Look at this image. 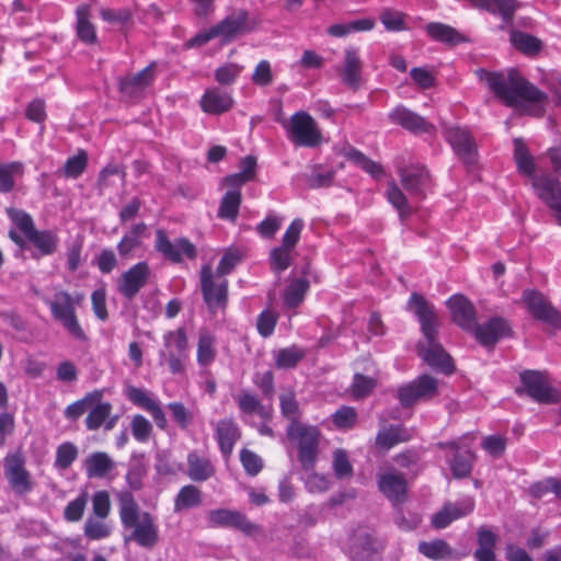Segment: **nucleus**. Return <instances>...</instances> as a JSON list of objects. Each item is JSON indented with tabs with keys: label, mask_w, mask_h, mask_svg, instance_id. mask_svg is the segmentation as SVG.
<instances>
[{
	"label": "nucleus",
	"mask_w": 561,
	"mask_h": 561,
	"mask_svg": "<svg viewBox=\"0 0 561 561\" xmlns=\"http://www.w3.org/2000/svg\"><path fill=\"white\" fill-rule=\"evenodd\" d=\"M477 73L506 106H520L534 116L543 114L547 94L520 76L518 70L511 68L507 72H489L479 69Z\"/></svg>",
	"instance_id": "f257e3e1"
},
{
	"label": "nucleus",
	"mask_w": 561,
	"mask_h": 561,
	"mask_svg": "<svg viewBox=\"0 0 561 561\" xmlns=\"http://www.w3.org/2000/svg\"><path fill=\"white\" fill-rule=\"evenodd\" d=\"M408 308L417 318L423 334V339L417 343L419 355L432 368L451 374L454 370L451 357L437 341L439 321L434 306L424 296L413 293Z\"/></svg>",
	"instance_id": "f03ea898"
},
{
	"label": "nucleus",
	"mask_w": 561,
	"mask_h": 561,
	"mask_svg": "<svg viewBox=\"0 0 561 561\" xmlns=\"http://www.w3.org/2000/svg\"><path fill=\"white\" fill-rule=\"evenodd\" d=\"M117 500L122 525L129 531L124 537L125 542L135 541L145 549H152L159 541V529L153 516L142 512L128 491L119 492Z\"/></svg>",
	"instance_id": "7ed1b4c3"
},
{
	"label": "nucleus",
	"mask_w": 561,
	"mask_h": 561,
	"mask_svg": "<svg viewBox=\"0 0 561 561\" xmlns=\"http://www.w3.org/2000/svg\"><path fill=\"white\" fill-rule=\"evenodd\" d=\"M513 144L514 160L518 171L531 178L537 196L554 211L556 219L561 226V183L547 174L535 175V163L524 140L515 138Z\"/></svg>",
	"instance_id": "20e7f679"
},
{
	"label": "nucleus",
	"mask_w": 561,
	"mask_h": 561,
	"mask_svg": "<svg viewBox=\"0 0 561 561\" xmlns=\"http://www.w3.org/2000/svg\"><path fill=\"white\" fill-rule=\"evenodd\" d=\"M287 437L298 443L299 461L304 470H311L318 454L320 432L316 426L306 424L288 425Z\"/></svg>",
	"instance_id": "39448f33"
},
{
	"label": "nucleus",
	"mask_w": 561,
	"mask_h": 561,
	"mask_svg": "<svg viewBox=\"0 0 561 561\" xmlns=\"http://www.w3.org/2000/svg\"><path fill=\"white\" fill-rule=\"evenodd\" d=\"M55 320L76 339L85 340V334L76 316V300L66 290H57L53 299H45Z\"/></svg>",
	"instance_id": "423d86ee"
},
{
	"label": "nucleus",
	"mask_w": 561,
	"mask_h": 561,
	"mask_svg": "<svg viewBox=\"0 0 561 561\" xmlns=\"http://www.w3.org/2000/svg\"><path fill=\"white\" fill-rule=\"evenodd\" d=\"M520 381L523 389H517V392L525 391L539 403L552 404L561 399L560 392L549 383L547 376L541 371L525 370L520 374Z\"/></svg>",
	"instance_id": "0eeeda50"
},
{
	"label": "nucleus",
	"mask_w": 561,
	"mask_h": 561,
	"mask_svg": "<svg viewBox=\"0 0 561 561\" xmlns=\"http://www.w3.org/2000/svg\"><path fill=\"white\" fill-rule=\"evenodd\" d=\"M203 298L211 312L225 308L228 300V280L213 273L210 265L201 270Z\"/></svg>",
	"instance_id": "6e6552de"
},
{
	"label": "nucleus",
	"mask_w": 561,
	"mask_h": 561,
	"mask_svg": "<svg viewBox=\"0 0 561 561\" xmlns=\"http://www.w3.org/2000/svg\"><path fill=\"white\" fill-rule=\"evenodd\" d=\"M289 139L300 147H316L321 141V134L314 119L306 112L291 115L288 125Z\"/></svg>",
	"instance_id": "1a4fd4ad"
},
{
	"label": "nucleus",
	"mask_w": 561,
	"mask_h": 561,
	"mask_svg": "<svg viewBox=\"0 0 561 561\" xmlns=\"http://www.w3.org/2000/svg\"><path fill=\"white\" fill-rule=\"evenodd\" d=\"M437 380L422 375L416 380L398 389V399L403 408L413 405L417 400L432 399L437 393Z\"/></svg>",
	"instance_id": "9d476101"
},
{
	"label": "nucleus",
	"mask_w": 561,
	"mask_h": 561,
	"mask_svg": "<svg viewBox=\"0 0 561 561\" xmlns=\"http://www.w3.org/2000/svg\"><path fill=\"white\" fill-rule=\"evenodd\" d=\"M523 301L535 319L561 330V312L542 294L536 290H525Z\"/></svg>",
	"instance_id": "9b49d317"
},
{
	"label": "nucleus",
	"mask_w": 561,
	"mask_h": 561,
	"mask_svg": "<svg viewBox=\"0 0 561 561\" xmlns=\"http://www.w3.org/2000/svg\"><path fill=\"white\" fill-rule=\"evenodd\" d=\"M399 176L403 188L419 201L426 197L431 187V175L424 165L415 164L401 168Z\"/></svg>",
	"instance_id": "f8f14e48"
},
{
	"label": "nucleus",
	"mask_w": 561,
	"mask_h": 561,
	"mask_svg": "<svg viewBox=\"0 0 561 561\" xmlns=\"http://www.w3.org/2000/svg\"><path fill=\"white\" fill-rule=\"evenodd\" d=\"M380 542L367 530L354 531L350 546L351 561H380Z\"/></svg>",
	"instance_id": "ddd939ff"
},
{
	"label": "nucleus",
	"mask_w": 561,
	"mask_h": 561,
	"mask_svg": "<svg viewBox=\"0 0 561 561\" xmlns=\"http://www.w3.org/2000/svg\"><path fill=\"white\" fill-rule=\"evenodd\" d=\"M207 520L210 527L233 528L245 535H251L259 529L243 513L228 508L209 511L207 513Z\"/></svg>",
	"instance_id": "4468645a"
},
{
	"label": "nucleus",
	"mask_w": 561,
	"mask_h": 561,
	"mask_svg": "<svg viewBox=\"0 0 561 561\" xmlns=\"http://www.w3.org/2000/svg\"><path fill=\"white\" fill-rule=\"evenodd\" d=\"M4 476L16 494L32 490L31 476L24 468V459L19 454L8 455L4 459Z\"/></svg>",
	"instance_id": "2eb2a0df"
},
{
	"label": "nucleus",
	"mask_w": 561,
	"mask_h": 561,
	"mask_svg": "<svg viewBox=\"0 0 561 561\" xmlns=\"http://www.w3.org/2000/svg\"><path fill=\"white\" fill-rule=\"evenodd\" d=\"M154 248L165 259H169L174 263L181 262L182 253L188 259H194L196 256V249L193 243L185 238H180L173 243L169 240L165 231L162 229H158L156 231Z\"/></svg>",
	"instance_id": "dca6fc26"
},
{
	"label": "nucleus",
	"mask_w": 561,
	"mask_h": 561,
	"mask_svg": "<svg viewBox=\"0 0 561 561\" xmlns=\"http://www.w3.org/2000/svg\"><path fill=\"white\" fill-rule=\"evenodd\" d=\"M149 276V265L146 262H139L122 274L117 289L125 298L133 299L147 284Z\"/></svg>",
	"instance_id": "f3484780"
},
{
	"label": "nucleus",
	"mask_w": 561,
	"mask_h": 561,
	"mask_svg": "<svg viewBox=\"0 0 561 561\" xmlns=\"http://www.w3.org/2000/svg\"><path fill=\"white\" fill-rule=\"evenodd\" d=\"M446 139L465 164L472 165L476 162L477 145L467 129L460 127L448 128Z\"/></svg>",
	"instance_id": "a211bd4d"
},
{
	"label": "nucleus",
	"mask_w": 561,
	"mask_h": 561,
	"mask_svg": "<svg viewBox=\"0 0 561 561\" xmlns=\"http://www.w3.org/2000/svg\"><path fill=\"white\" fill-rule=\"evenodd\" d=\"M440 449H450V457L447 459L451 474L455 479L467 478L472 470L474 454L471 450L460 451L459 444L455 440L440 442L437 444Z\"/></svg>",
	"instance_id": "6ab92c4d"
},
{
	"label": "nucleus",
	"mask_w": 561,
	"mask_h": 561,
	"mask_svg": "<svg viewBox=\"0 0 561 561\" xmlns=\"http://www.w3.org/2000/svg\"><path fill=\"white\" fill-rule=\"evenodd\" d=\"M446 305L451 313L453 321L461 329L471 332L476 328V309L463 295H454Z\"/></svg>",
	"instance_id": "aec40b11"
},
{
	"label": "nucleus",
	"mask_w": 561,
	"mask_h": 561,
	"mask_svg": "<svg viewBox=\"0 0 561 561\" xmlns=\"http://www.w3.org/2000/svg\"><path fill=\"white\" fill-rule=\"evenodd\" d=\"M215 26V33L225 42L230 41L252 30L249 13L245 10H236Z\"/></svg>",
	"instance_id": "412c9836"
},
{
	"label": "nucleus",
	"mask_w": 561,
	"mask_h": 561,
	"mask_svg": "<svg viewBox=\"0 0 561 561\" xmlns=\"http://www.w3.org/2000/svg\"><path fill=\"white\" fill-rule=\"evenodd\" d=\"M378 486L394 506H400L407 500V480L402 473L390 471L379 474Z\"/></svg>",
	"instance_id": "4be33fe9"
},
{
	"label": "nucleus",
	"mask_w": 561,
	"mask_h": 561,
	"mask_svg": "<svg viewBox=\"0 0 561 561\" xmlns=\"http://www.w3.org/2000/svg\"><path fill=\"white\" fill-rule=\"evenodd\" d=\"M511 332L508 322L500 317H494L484 324L477 323L472 331L476 339L484 346L494 345L500 339L508 336Z\"/></svg>",
	"instance_id": "5701e85b"
},
{
	"label": "nucleus",
	"mask_w": 561,
	"mask_h": 561,
	"mask_svg": "<svg viewBox=\"0 0 561 561\" xmlns=\"http://www.w3.org/2000/svg\"><path fill=\"white\" fill-rule=\"evenodd\" d=\"M154 65H149L134 76L126 77L119 82V91L124 98L137 99L154 78Z\"/></svg>",
	"instance_id": "b1692460"
},
{
	"label": "nucleus",
	"mask_w": 561,
	"mask_h": 561,
	"mask_svg": "<svg viewBox=\"0 0 561 561\" xmlns=\"http://www.w3.org/2000/svg\"><path fill=\"white\" fill-rule=\"evenodd\" d=\"M342 82L354 91L358 90L362 83V60L355 48H346L344 61L339 70Z\"/></svg>",
	"instance_id": "393cba45"
},
{
	"label": "nucleus",
	"mask_w": 561,
	"mask_h": 561,
	"mask_svg": "<svg viewBox=\"0 0 561 561\" xmlns=\"http://www.w3.org/2000/svg\"><path fill=\"white\" fill-rule=\"evenodd\" d=\"M473 506L474 502L471 499L459 503H448L432 517V525L437 529L445 528L451 522L471 513Z\"/></svg>",
	"instance_id": "a878e982"
},
{
	"label": "nucleus",
	"mask_w": 561,
	"mask_h": 561,
	"mask_svg": "<svg viewBox=\"0 0 561 561\" xmlns=\"http://www.w3.org/2000/svg\"><path fill=\"white\" fill-rule=\"evenodd\" d=\"M412 433L401 424L383 425L376 435L375 445L378 449L388 451L393 446L410 440Z\"/></svg>",
	"instance_id": "bb28decb"
},
{
	"label": "nucleus",
	"mask_w": 561,
	"mask_h": 561,
	"mask_svg": "<svg viewBox=\"0 0 561 561\" xmlns=\"http://www.w3.org/2000/svg\"><path fill=\"white\" fill-rule=\"evenodd\" d=\"M389 117L394 124H398L412 133H427L434 128L433 125L427 123L422 116L404 106H398L394 108L390 113Z\"/></svg>",
	"instance_id": "cd10ccee"
},
{
	"label": "nucleus",
	"mask_w": 561,
	"mask_h": 561,
	"mask_svg": "<svg viewBox=\"0 0 561 561\" xmlns=\"http://www.w3.org/2000/svg\"><path fill=\"white\" fill-rule=\"evenodd\" d=\"M216 437L225 457L232 453L234 444L241 437L240 430L232 419L220 420L216 425Z\"/></svg>",
	"instance_id": "c85d7f7f"
},
{
	"label": "nucleus",
	"mask_w": 561,
	"mask_h": 561,
	"mask_svg": "<svg viewBox=\"0 0 561 561\" xmlns=\"http://www.w3.org/2000/svg\"><path fill=\"white\" fill-rule=\"evenodd\" d=\"M232 105V96L217 88L207 90L201 99V107L208 114L217 115L228 112Z\"/></svg>",
	"instance_id": "c756f323"
},
{
	"label": "nucleus",
	"mask_w": 561,
	"mask_h": 561,
	"mask_svg": "<svg viewBox=\"0 0 561 561\" xmlns=\"http://www.w3.org/2000/svg\"><path fill=\"white\" fill-rule=\"evenodd\" d=\"M77 23L76 33L77 37L84 44L91 45L96 42V32L94 25L90 21V8L87 4H81L76 10Z\"/></svg>",
	"instance_id": "7c9ffc66"
},
{
	"label": "nucleus",
	"mask_w": 561,
	"mask_h": 561,
	"mask_svg": "<svg viewBox=\"0 0 561 561\" xmlns=\"http://www.w3.org/2000/svg\"><path fill=\"white\" fill-rule=\"evenodd\" d=\"M146 230L147 225L145 222L134 225L118 242V254L122 257H128L133 251L140 248Z\"/></svg>",
	"instance_id": "2f4dec72"
},
{
	"label": "nucleus",
	"mask_w": 561,
	"mask_h": 561,
	"mask_svg": "<svg viewBox=\"0 0 561 561\" xmlns=\"http://www.w3.org/2000/svg\"><path fill=\"white\" fill-rule=\"evenodd\" d=\"M426 31L433 39L449 45H457L467 41L456 28L443 23H430Z\"/></svg>",
	"instance_id": "473e14b6"
},
{
	"label": "nucleus",
	"mask_w": 561,
	"mask_h": 561,
	"mask_svg": "<svg viewBox=\"0 0 561 561\" xmlns=\"http://www.w3.org/2000/svg\"><path fill=\"white\" fill-rule=\"evenodd\" d=\"M114 468V462L106 453L98 451L90 455L85 461L89 478H103Z\"/></svg>",
	"instance_id": "72a5a7b5"
},
{
	"label": "nucleus",
	"mask_w": 561,
	"mask_h": 561,
	"mask_svg": "<svg viewBox=\"0 0 561 561\" xmlns=\"http://www.w3.org/2000/svg\"><path fill=\"white\" fill-rule=\"evenodd\" d=\"M188 471L187 474L193 481H205L209 479L215 470L208 459L199 457L195 453H191L187 456Z\"/></svg>",
	"instance_id": "f704fd0d"
},
{
	"label": "nucleus",
	"mask_w": 561,
	"mask_h": 561,
	"mask_svg": "<svg viewBox=\"0 0 561 561\" xmlns=\"http://www.w3.org/2000/svg\"><path fill=\"white\" fill-rule=\"evenodd\" d=\"M309 286L307 278L293 279L284 290V305L289 309L298 307L302 302Z\"/></svg>",
	"instance_id": "c9c22d12"
},
{
	"label": "nucleus",
	"mask_w": 561,
	"mask_h": 561,
	"mask_svg": "<svg viewBox=\"0 0 561 561\" xmlns=\"http://www.w3.org/2000/svg\"><path fill=\"white\" fill-rule=\"evenodd\" d=\"M241 205L240 190H230L221 198L218 217L229 221H236Z\"/></svg>",
	"instance_id": "e433bc0d"
},
{
	"label": "nucleus",
	"mask_w": 561,
	"mask_h": 561,
	"mask_svg": "<svg viewBox=\"0 0 561 561\" xmlns=\"http://www.w3.org/2000/svg\"><path fill=\"white\" fill-rule=\"evenodd\" d=\"M282 415L289 422L288 425L300 424L301 410L294 391L287 390L279 394Z\"/></svg>",
	"instance_id": "4c0bfd02"
},
{
	"label": "nucleus",
	"mask_w": 561,
	"mask_h": 561,
	"mask_svg": "<svg viewBox=\"0 0 561 561\" xmlns=\"http://www.w3.org/2000/svg\"><path fill=\"white\" fill-rule=\"evenodd\" d=\"M103 397L102 390H94L87 393L82 399L69 404L65 410V416L68 420L76 421L83 415L95 402Z\"/></svg>",
	"instance_id": "58836bf2"
},
{
	"label": "nucleus",
	"mask_w": 561,
	"mask_h": 561,
	"mask_svg": "<svg viewBox=\"0 0 561 561\" xmlns=\"http://www.w3.org/2000/svg\"><path fill=\"white\" fill-rule=\"evenodd\" d=\"M510 39L512 45L525 55L535 56L541 50L540 39L530 34L512 31Z\"/></svg>",
	"instance_id": "ea45409f"
},
{
	"label": "nucleus",
	"mask_w": 561,
	"mask_h": 561,
	"mask_svg": "<svg viewBox=\"0 0 561 561\" xmlns=\"http://www.w3.org/2000/svg\"><path fill=\"white\" fill-rule=\"evenodd\" d=\"M164 350L161 353L187 354V336L183 328L175 331H170L163 336Z\"/></svg>",
	"instance_id": "a19ab883"
},
{
	"label": "nucleus",
	"mask_w": 561,
	"mask_h": 561,
	"mask_svg": "<svg viewBox=\"0 0 561 561\" xmlns=\"http://www.w3.org/2000/svg\"><path fill=\"white\" fill-rule=\"evenodd\" d=\"M305 355V351L297 345L280 348L275 354V366L278 369L294 368Z\"/></svg>",
	"instance_id": "79ce46f5"
},
{
	"label": "nucleus",
	"mask_w": 561,
	"mask_h": 561,
	"mask_svg": "<svg viewBox=\"0 0 561 561\" xmlns=\"http://www.w3.org/2000/svg\"><path fill=\"white\" fill-rule=\"evenodd\" d=\"M85 417V425L90 431L99 430L106 419L111 415L112 404L110 402H95Z\"/></svg>",
	"instance_id": "37998d69"
},
{
	"label": "nucleus",
	"mask_w": 561,
	"mask_h": 561,
	"mask_svg": "<svg viewBox=\"0 0 561 561\" xmlns=\"http://www.w3.org/2000/svg\"><path fill=\"white\" fill-rule=\"evenodd\" d=\"M215 337L207 331L201 330L197 344V362L202 366L209 365L216 355Z\"/></svg>",
	"instance_id": "c03bdc74"
},
{
	"label": "nucleus",
	"mask_w": 561,
	"mask_h": 561,
	"mask_svg": "<svg viewBox=\"0 0 561 561\" xmlns=\"http://www.w3.org/2000/svg\"><path fill=\"white\" fill-rule=\"evenodd\" d=\"M202 503V493L195 485H185L178 493L174 502V511L181 512L186 508L198 506Z\"/></svg>",
	"instance_id": "a18cd8bd"
},
{
	"label": "nucleus",
	"mask_w": 561,
	"mask_h": 561,
	"mask_svg": "<svg viewBox=\"0 0 561 561\" xmlns=\"http://www.w3.org/2000/svg\"><path fill=\"white\" fill-rule=\"evenodd\" d=\"M419 551L432 560H444L451 556V548L443 539H435L433 541H421L419 543Z\"/></svg>",
	"instance_id": "49530a36"
},
{
	"label": "nucleus",
	"mask_w": 561,
	"mask_h": 561,
	"mask_svg": "<svg viewBox=\"0 0 561 561\" xmlns=\"http://www.w3.org/2000/svg\"><path fill=\"white\" fill-rule=\"evenodd\" d=\"M386 196L388 202L398 210L401 220L410 216L411 207L408 199L394 182L389 183Z\"/></svg>",
	"instance_id": "de8ad7c7"
},
{
	"label": "nucleus",
	"mask_w": 561,
	"mask_h": 561,
	"mask_svg": "<svg viewBox=\"0 0 561 561\" xmlns=\"http://www.w3.org/2000/svg\"><path fill=\"white\" fill-rule=\"evenodd\" d=\"M44 255L51 254L57 247V238L50 231L34 230L27 238Z\"/></svg>",
	"instance_id": "09e8293b"
},
{
	"label": "nucleus",
	"mask_w": 561,
	"mask_h": 561,
	"mask_svg": "<svg viewBox=\"0 0 561 561\" xmlns=\"http://www.w3.org/2000/svg\"><path fill=\"white\" fill-rule=\"evenodd\" d=\"M291 251L283 244L271 250L270 263L274 272H283L291 265Z\"/></svg>",
	"instance_id": "8fccbe9b"
},
{
	"label": "nucleus",
	"mask_w": 561,
	"mask_h": 561,
	"mask_svg": "<svg viewBox=\"0 0 561 561\" xmlns=\"http://www.w3.org/2000/svg\"><path fill=\"white\" fill-rule=\"evenodd\" d=\"M125 170L123 167L117 164H108L106 165L99 175L98 187L100 192H103L105 188L114 185V178L118 181H125Z\"/></svg>",
	"instance_id": "3c124183"
},
{
	"label": "nucleus",
	"mask_w": 561,
	"mask_h": 561,
	"mask_svg": "<svg viewBox=\"0 0 561 561\" xmlns=\"http://www.w3.org/2000/svg\"><path fill=\"white\" fill-rule=\"evenodd\" d=\"M549 492H552L557 497H561V482L558 479L548 478L531 484L529 488L530 495L536 499H542Z\"/></svg>",
	"instance_id": "603ef678"
},
{
	"label": "nucleus",
	"mask_w": 561,
	"mask_h": 561,
	"mask_svg": "<svg viewBox=\"0 0 561 561\" xmlns=\"http://www.w3.org/2000/svg\"><path fill=\"white\" fill-rule=\"evenodd\" d=\"M78 449L72 443H64L58 446L56 451L55 467L58 469H67L77 459Z\"/></svg>",
	"instance_id": "864d4df0"
},
{
	"label": "nucleus",
	"mask_w": 561,
	"mask_h": 561,
	"mask_svg": "<svg viewBox=\"0 0 561 561\" xmlns=\"http://www.w3.org/2000/svg\"><path fill=\"white\" fill-rule=\"evenodd\" d=\"M111 527L99 519L89 517L84 524V536L91 540H100L108 537Z\"/></svg>",
	"instance_id": "5fc2aeb1"
},
{
	"label": "nucleus",
	"mask_w": 561,
	"mask_h": 561,
	"mask_svg": "<svg viewBox=\"0 0 561 561\" xmlns=\"http://www.w3.org/2000/svg\"><path fill=\"white\" fill-rule=\"evenodd\" d=\"M242 70L243 67L238 64H226L216 69L215 79L219 84L230 85L237 80Z\"/></svg>",
	"instance_id": "6e6d98bb"
},
{
	"label": "nucleus",
	"mask_w": 561,
	"mask_h": 561,
	"mask_svg": "<svg viewBox=\"0 0 561 561\" xmlns=\"http://www.w3.org/2000/svg\"><path fill=\"white\" fill-rule=\"evenodd\" d=\"M7 214L16 227L24 233L26 239L35 230L32 217L23 210L7 208Z\"/></svg>",
	"instance_id": "4d7b16f0"
},
{
	"label": "nucleus",
	"mask_w": 561,
	"mask_h": 561,
	"mask_svg": "<svg viewBox=\"0 0 561 561\" xmlns=\"http://www.w3.org/2000/svg\"><path fill=\"white\" fill-rule=\"evenodd\" d=\"M333 471L339 479L350 478L353 474V467L344 449L334 450Z\"/></svg>",
	"instance_id": "13d9d810"
},
{
	"label": "nucleus",
	"mask_w": 561,
	"mask_h": 561,
	"mask_svg": "<svg viewBox=\"0 0 561 561\" xmlns=\"http://www.w3.org/2000/svg\"><path fill=\"white\" fill-rule=\"evenodd\" d=\"M347 157L374 178H379L383 173L382 168L378 163L371 161L358 150H350Z\"/></svg>",
	"instance_id": "bf43d9fd"
},
{
	"label": "nucleus",
	"mask_w": 561,
	"mask_h": 561,
	"mask_svg": "<svg viewBox=\"0 0 561 561\" xmlns=\"http://www.w3.org/2000/svg\"><path fill=\"white\" fill-rule=\"evenodd\" d=\"M88 156L84 151L69 158L64 165V174L67 178H78L87 168Z\"/></svg>",
	"instance_id": "052dcab7"
},
{
	"label": "nucleus",
	"mask_w": 561,
	"mask_h": 561,
	"mask_svg": "<svg viewBox=\"0 0 561 561\" xmlns=\"http://www.w3.org/2000/svg\"><path fill=\"white\" fill-rule=\"evenodd\" d=\"M131 433L133 436L140 443H145L149 439L152 426L150 422L140 414H137L133 417L131 423Z\"/></svg>",
	"instance_id": "680f3d73"
},
{
	"label": "nucleus",
	"mask_w": 561,
	"mask_h": 561,
	"mask_svg": "<svg viewBox=\"0 0 561 561\" xmlns=\"http://www.w3.org/2000/svg\"><path fill=\"white\" fill-rule=\"evenodd\" d=\"M240 460L245 472L250 476H256L263 468L261 457L249 449L241 450Z\"/></svg>",
	"instance_id": "e2e57ef3"
},
{
	"label": "nucleus",
	"mask_w": 561,
	"mask_h": 561,
	"mask_svg": "<svg viewBox=\"0 0 561 561\" xmlns=\"http://www.w3.org/2000/svg\"><path fill=\"white\" fill-rule=\"evenodd\" d=\"M254 84L259 87H267L273 82V72L270 61L261 60L251 77Z\"/></svg>",
	"instance_id": "0e129e2a"
},
{
	"label": "nucleus",
	"mask_w": 561,
	"mask_h": 561,
	"mask_svg": "<svg viewBox=\"0 0 561 561\" xmlns=\"http://www.w3.org/2000/svg\"><path fill=\"white\" fill-rule=\"evenodd\" d=\"M241 261V253L238 250H227L216 270V275L224 277L229 274L236 265Z\"/></svg>",
	"instance_id": "69168bd1"
},
{
	"label": "nucleus",
	"mask_w": 561,
	"mask_h": 561,
	"mask_svg": "<svg viewBox=\"0 0 561 561\" xmlns=\"http://www.w3.org/2000/svg\"><path fill=\"white\" fill-rule=\"evenodd\" d=\"M333 423L339 428H351L355 425L357 413L352 407H342L333 414Z\"/></svg>",
	"instance_id": "338daca9"
},
{
	"label": "nucleus",
	"mask_w": 561,
	"mask_h": 561,
	"mask_svg": "<svg viewBox=\"0 0 561 561\" xmlns=\"http://www.w3.org/2000/svg\"><path fill=\"white\" fill-rule=\"evenodd\" d=\"M25 116L31 122L43 124L46 118V103L43 99H34L26 105Z\"/></svg>",
	"instance_id": "774afa93"
}]
</instances>
